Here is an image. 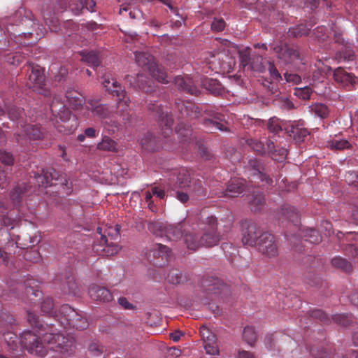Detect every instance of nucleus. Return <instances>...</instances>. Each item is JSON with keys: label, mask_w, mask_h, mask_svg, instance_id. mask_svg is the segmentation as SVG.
Listing matches in <instances>:
<instances>
[{"label": "nucleus", "mask_w": 358, "mask_h": 358, "mask_svg": "<svg viewBox=\"0 0 358 358\" xmlns=\"http://www.w3.org/2000/svg\"><path fill=\"white\" fill-rule=\"evenodd\" d=\"M3 338L9 350L13 352H17L20 348H24L29 353L41 357L48 353L40 336L31 331H24L20 337L8 331L3 334Z\"/></svg>", "instance_id": "f257e3e1"}, {"label": "nucleus", "mask_w": 358, "mask_h": 358, "mask_svg": "<svg viewBox=\"0 0 358 358\" xmlns=\"http://www.w3.org/2000/svg\"><path fill=\"white\" fill-rule=\"evenodd\" d=\"M270 47L282 64L296 70L299 69L296 62L304 64L303 57L298 45H289L287 43L280 41L276 43L271 44Z\"/></svg>", "instance_id": "f03ea898"}, {"label": "nucleus", "mask_w": 358, "mask_h": 358, "mask_svg": "<svg viewBox=\"0 0 358 358\" xmlns=\"http://www.w3.org/2000/svg\"><path fill=\"white\" fill-rule=\"evenodd\" d=\"M42 343L50 345L51 350L64 355H71L75 352V340L62 334L46 332L43 334Z\"/></svg>", "instance_id": "7ed1b4c3"}, {"label": "nucleus", "mask_w": 358, "mask_h": 358, "mask_svg": "<svg viewBox=\"0 0 358 358\" xmlns=\"http://www.w3.org/2000/svg\"><path fill=\"white\" fill-rule=\"evenodd\" d=\"M148 229L156 236L166 237L169 241H178L184 236L185 230L182 223L168 224L159 221L150 222Z\"/></svg>", "instance_id": "20e7f679"}, {"label": "nucleus", "mask_w": 358, "mask_h": 358, "mask_svg": "<svg viewBox=\"0 0 358 358\" xmlns=\"http://www.w3.org/2000/svg\"><path fill=\"white\" fill-rule=\"evenodd\" d=\"M50 109L52 115L62 121V124L58 125L59 131L71 133L77 128L78 122L76 116L73 115L62 103L58 101H52Z\"/></svg>", "instance_id": "39448f33"}, {"label": "nucleus", "mask_w": 358, "mask_h": 358, "mask_svg": "<svg viewBox=\"0 0 358 358\" xmlns=\"http://www.w3.org/2000/svg\"><path fill=\"white\" fill-rule=\"evenodd\" d=\"M34 178L39 187L57 186L59 185L63 189L67 185V180L61 176L55 169L41 170V173L34 175Z\"/></svg>", "instance_id": "423d86ee"}, {"label": "nucleus", "mask_w": 358, "mask_h": 358, "mask_svg": "<svg viewBox=\"0 0 358 358\" xmlns=\"http://www.w3.org/2000/svg\"><path fill=\"white\" fill-rule=\"evenodd\" d=\"M28 78L33 83L30 87L34 88L38 93L48 96L50 95L49 90L46 87L44 70L38 65H30L28 70Z\"/></svg>", "instance_id": "0eeeda50"}, {"label": "nucleus", "mask_w": 358, "mask_h": 358, "mask_svg": "<svg viewBox=\"0 0 358 358\" xmlns=\"http://www.w3.org/2000/svg\"><path fill=\"white\" fill-rule=\"evenodd\" d=\"M255 247L263 255L272 258L278 256V247L274 236L268 231L262 235Z\"/></svg>", "instance_id": "6e6552de"}, {"label": "nucleus", "mask_w": 358, "mask_h": 358, "mask_svg": "<svg viewBox=\"0 0 358 358\" xmlns=\"http://www.w3.org/2000/svg\"><path fill=\"white\" fill-rule=\"evenodd\" d=\"M243 238L242 241L244 245L255 246L260 239L264 231L256 223L249 221H245L242 223Z\"/></svg>", "instance_id": "1a4fd4ad"}, {"label": "nucleus", "mask_w": 358, "mask_h": 358, "mask_svg": "<svg viewBox=\"0 0 358 358\" xmlns=\"http://www.w3.org/2000/svg\"><path fill=\"white\" fill-rule=\"evenodd\" d=\"M175 110L178 112L179 118L189 120L198 118L202 111V108L194 103L183 101L180 99L175 100Z\"/></svg>", "instance_id": "9d476101"}, {"label": "nucleus", "mask_w": 358, "mask_h": 358, "mask_svg": "<svg viewBox=\"0 0 358 358\" xmlns=\"http://www.w3.org/2000/svg\"><path fill=\"white\" fill-rule=\"evenodd\" d=\"M171 250L161 243L155 245L146 254L148 260L156 266H163L170 257Z\"/></svg>", "instance_id": "9b49d317"}, {"label": "nucleus", "mask_w": 358, "mask_h": 358, "mask_svg": "<svg viewBox=\"0 0 358 358\" xmlns=\"http://www.w3.org/2000/svg\"><path fill=\"white\" fill-rule=\"evenodd\" d=\"M61 313L64 315L67 324L72 328L83 330L87 327L88 324L86 319L69 305H63L61 308Z\"/></svg>", "instance_id": "f8f14e48"}, {"label": "nucleus", "mask_w": 358, "mask_h": 358, "mask_svg": "<svg viewBox=\"0 0 358 358\" xmlns=\"http://www.w3.org/2000/svg\"><path fill=\"white\" fill-rule=\"evenodd\" d=\"M43 138V134L39 127L35 125L27 124L22 131L14 134L15 141L21 145H25L29 140H39Z\"/></svg>", "instance_id": "ddd939ff"}, {"label": "nucleus", "mask_w": 358, "mask_h": 358, "mask_svg": "<svg viewBox=\"0 0 358 358\" xmlns=\"http://www.w3.org/2000/svg\"><path fill=\"white\" fill-rule=\"evenodd\" d=\"M17 241L20 248H29L39 243L41 236L39 232L34 227H30L17 236Z\"/></svg>", "instance_id": "4468645a"}, {"label": "nucleus", "mask_w": 358, "mask_h": 358, "mask_svg": "<svg viewBox=\"0 0 358 358\" xmlns=\"http://www.w3.org/2000/svg\"><path fill=\"white\" fill-rule=\"evenodd\" d=\"M93 250L99 255L110 257L116 255L120 247L113 241L109 242L106 235L101 234L99 243L94 245Z\"/></svg>", "instance_id": "2eb2a0df"}, {"label": "nucleus", "mask_w": 358, "mask_h": 358, "mask_svg": "<svg viewBox=\"0 0 358 358\" xmlns=\"http://www.w3.org/2000/svg\"><path fill=\"white\" fill-rule=\"evenodd\" d=\"M202 125L208 133H215L217 131H229L228 123L223 118L222 115L213 117H205L202 120Z\"/></svg>", "instance_id": "dca6fc26"}, {"label": "nucleus", "mask_w": 358, "mask_h": 358, "mask_svg": "<svg viewBox=\"0 0 358 358\" xmlns=\"http://www.w3.org/2000/svg\"><path fill=\"white\" fill-rule=\"evenodd\" d=\"M30 190V186L26 182H18L10 190L9 196L13 208H19L22 204L24 198Z\"/></svg>", "instance_id": "f3484780"}, {"label": "nucleus", "mask_w": 358, "mask_h": 358, "mask_svg": "<svg viewBox=\"0 0 358 358\" xmlns=\"http://www.w3.org/2000/svg\"><path fill=\"white\" fill-rule=\"evenodd\" d=\"M174 84L178 90L191 95L199 96L200 91L194 85L192 78L178 76L174 79Z\"/></svg>", "instance_id": "a211bd4d"}, {"label": "nucleus", "mask_w": 358, "mask_h": 358, "mask_svg": "<svg viewBox=\"0 0 358 358\" xmlns=\"http://www.w3.org/2000/svg\"><path fill=\"white\" fill-rule=\"evenodd\" d=\"M89 294L92 299L106 303L113 300L111 292L106 289L97 285H92L90 287Z\"/></svg>", "instance_id": "6ab92c4d"}, {"label": "nucleus", "mask_w": 358, "mask_h": 358, "mask_svg": "<svg viewBox=\"0 0 358 358\" xmlns=\"http://www.w3.org/2000/svg\"><path fill=\"white\" fill-rule=\"evenodd\" d=\"M201 285L208 294L218 295L228 291L226 285L222 284L218 279L206 278L202 280Z\"/></svg>", "instance_id": "aec40b11"}, {"label": "nucleus", "mask_w": 358, "mask_h": 358, "mask_svg": "<svg viewBox=\"0 0 358 358\" xmlns=\"http://www.w3.org/2000/svg\"><path fill=\"white\" fill-rule=\"evenodd\" d=\"M247 169L252 171L254 176H257L262 181H265L266 184L272 185L273 180L266 173H264V168L261 162L255 158L249 159Z\"/></svg>", "instance_id": "412c9836"}, {"label": "nucleus", "mask_w": 358, "mask_h": 358, "mask_svg": "<svg viewBox=\"0 0 358 358\" xmlns=\"http://www.w3.org/2000/svg\"><path fill=\"white\" fill-rule=\"evenodd\" d=\"M31 13L30 12H27L24 10H19L15 14V17H21L19 24L24 27V29L22 31V34L24 35H31L32 34L31 31L37 25L34 20L31 18Z\"/></svg>", "instance_id": "4be33fe9"}, {"label": "nucleus", "mask_w": 358, "mask_h": 358, "mask_svg": "<svg viewBox=\"0 0 358 358\" xmlns=\"http://www.w3.org/2000/svg\"><path fill=\"white\" fill-rule=\"evenodd\" d=\"M244 191V185L242 181L239 180H231L227 189L223 191L220 190L217 194L218 197H236Z\"/></svg>", "instance_id": "5701e85b"}, {"label": "nucleus", "mask_w": 358, "mask_h": 358, "mask_svg": "<svg viewBox=\"0 0 358 358\" xmlns=\"http://www.w3.org/2000/svg\"><path fill=\"white\" fill-rule=\"evenodd\" d=\"M278 217L279 220H287L292 222L296 223L299 220V213L294 207L288 204L282 205L278 211Z\"/></svg>", "instance_id": "b1692460"}, {"label": "nucleus", "mask_w": 358, "mask_h": 358, "mask_svg": "<svg viewBox=\"0 0 358 358\" xmlns=\"http://www.w3.org/2000/svg\"><path fill=\"white\" fill-rule=\"evenodd\" d=\"M113 89L109 91L113 96L117 97L119 106L122 107V110L127 108L130 103V99L127 96L126 91L122 88L121 85L117 82L113 81L112 83Z\"/></svg>", "instance_id": "393cba45"}, {"label": "nucleus", "mask_w": 358, "mask_h": 358, "mask_svg": "<svg viewBox=\"0 0 358 358\" xmlns=\"http://www.w3.org/2000/svg\"><path fill=\"white\" fill-rule=\"evenodd\" d=\"M201 85L203 88L214 96H222L225 93L224 87L216 79L204 78L201 80Z\"/></svg>", "instance_id": "a878e982"}, {"label": "nucleus", "mask_w": 358, "mask_h": 358, "mask_svg": "<svg viewBox=\"0 0 358 358\" xmlns=\"http://www.w3.org/2000/svg\"><path fill=\"white\" fill-rule=\"evenodd\" d=\"M248 199L249 207L252 212H260L265 206L264 196L259 191H254L248 196Z\"/></svg>", "instance_id": "bb28decb"}, {"label": "nucleus", "mask_w": 358, "mask_h": 358, "mask_svg": "<svg viewBox=\"0 0 358 358\" xmlns=\"http://www.w3.org/2000/svg\"><path fill=\"white\" fill-rule=\"evenodd\" d=\"M220 236L217 233L216 230L205 229L204 233L201 236V241L203 247H213L220 242Z\"/></svg>", "instance_id": "cd10ccee"}, {"label": "nucleus", "mask_w": 358, "mask_h": 358, "mask_svg": "<svg viewBox=\"0 0 358 358\" xmlns=\"http://www.w3.org/2000/svg\"><path fill=\"white\" fill-rule=\"evenodd\" d=\"M287 133L292 137L296 143H301L304 141L305 137L309 135L308 131L300 127L299 124H292L287 128Z\"/></svg>", "instance_id": "c85d7f7f"}, {"label": "nucleus", "mask_w": 358, "mask_h": 358, "mask_svg": "<svg viewBox=\"0 0 358 358\" xmlns=\"http://www.w3.org/2000/svg\"><path fill=\"white\" fill-rule=\"evenodd\" d=\"M135 60L138 66L148 70H151L155 65L154 57L148 52H136L135 54Z\"/></svg>", "instance_id": "c756f323"}, {"label": "nucleus", "mask_w": 358, "mask_h": 358, "mask_svg": "<svg viewBox=\"0 0 358 358\" xmlns=\"http://www.w3.org/2000/svg\"><path fill=\"white\" fill-rule=\"evenodd\" d=\"M66 97L69 105L75 110L80 108L85 103L84 96L74 90H68L66 92Z\"/></svg>", "instance_id": "7c9ffc66"}, {"label": "nucleus", "mask_w": 358, "mask_h": 358, "mask_svg": "<svg viewBox=\"0 0 358 358\" xmlns=\"http://www.w3.org/2000/svg\"><path fill=\"white\" fill-rule=\"evenodd\" d=\"M183 241L187 248L192 251H196L202 246L201 236L192 232H185L183 236Z\"/></svg>", "instance_id": "2f4dec72"}, {"label": "nucleus", "mask_w": 358, "mask_h": 358, "mask_svg": "<svg viewBox=\"0 0 358 358\" xmlns=\"http://www.w3.org/2000/svg\"><path fill=\"white\" fill-rule=\"evenodd\" d=\"M332 266L345 273L350 274L353 271V266L351 262L341 257H336L331 259Z\"/></svg>", "instance_id": "473e14b6"}, {"label": "nucleus", "mask_w": 358, "mask_h": 358, "mask_svg": "<svg viewBox=\"0 0 358 358\" xmlns=\"http://www.w3.org/2000/svg\"><path fill=\"white\" fill-rule=\"evenodd\" d=\"M142 148L148 151L154 152L157 148V140L152 134L147 132L140 140Z\"/></svg>", "instance_id": "72a5a7b5"}, {"label": "nucleus", "mask_w": 358, "mask_h": 358, "mask_svg": "<svg viewBox=\"0 0 358 358\" xmlns=\"http://www.w3.org/2000/svg\"><path fill=\"white\" fill-rule=\"evenodd\" d=\"M334 78L337 83L347 85L355 83L354 78L351 73H347L343 68L339 67L334 71Z\"/></svg>", "instance_id": "f704fd0d"}, {"label": "nucleus", "mask_w": 358, "mask_h": 358, "mask_svg": "<svg viewBox=\"0 0 358 358\" xmlns=\"http://www.w3.org/2000/svg\"><path fill=\"white\" fill-rule=\"evenodd\" d=\"M153 82L142 74H138L136 78V88L145 93L154 92Z\"/></svg>", "instance_id": "c9c22d12"}, {"label": "nucleus", "mask_w": 358, "mask_h": 358, "mask_svg": "<svg viewBox=\"0 0 358 358\" xmlns=\"http://www.w3.org/2000/svg\"><path fill=\"white\" fill-rule=\"evenodd\" d=\"M89 106L87 107L89 110H91L94 115L98 116L100 118H106L110 114V111L108 107L103 104H95L93 101L88 102Z\"/></svg>", "instance_id": "e433bc0d"}, {"label": "nucleus", "mask_w": 358, "mask_h": 358, "mask_svg": "<svg viewBox=\"0 0 358 358\" xmlns=\"http://www.w3.org/2000/svg\"><path fill=\"white\" fill-rule=\"evenodd\" d=\"M166 279L169 282L173 285H179L189 280V275L182 274L177 269H172L167 275Z\"/></svg>", "instance_id": "4c0bfd02"}, {"label": "nucleus", "mask_w": 358, "mask_h": 358, "mask_svg": "<svg viewBox=\"0 0 358 358\" xmlns=\"http://www.w3.org/2000/svg\"><path fill=\"white\" fill-rule=\"evenodd\" d=\"M300 236L310 243L317 244L322 241V236L314 228H306L303 229Z\"/></svg>", "instance_id": "58836bf2"}, {"label": "nucleus", "mask_w": 358, "mask_h": 358, "mask_svg": "<svg viewBox=\"0 0 358 358\" xmlns=\"http://www.w3.org/2000/svg\"><path fill=\"white\" fill-rule=\"evenodd\" d=\"M80 55L82 56V61L91 64L94 67L99 66L101 63L99 54L94 51H82Z\"/></svg>", "instance_id": "ea45409f"}, {"label": "nucleus", "mask_w": 358, "mask_h": 358, "mask_svg": "<svg viewBox=\"0 0 358 358\" xmlns=\"http://www.w3.org/2000/svg\"><path fill=\"white\" fill-rule=\"evenodd\" d=\"M192 178L190 177V173L189 171L186 170H182L180 171L177 176V180L175 183V187L176 188H186L189 187V185H190L192 182Z\"/></svg>", "instance_id": "a19ab883"}, {"label": "nucleus", "mask_w": 358, "mask_h": 358, "mask_svg": "<svg viewBox=\"0 0 358 358\" xmlns=\"http://www.w3.org/2000/svg\"><path fill=\"white\" fill-rule=\"evenodd\" d=\"M117 143L108 136H105L102 141L98 143L97 148L100 150L108 152L117 151Z\"/></svg>", "instance_id": "79ce46f5"}, {"label": "nucleus", "mask_w": 358, "mask_h": 358, "mask_svg": "<svg viewBox=\"0 0 358 358\" xmlns=\"http://www.w3.org/2000/svg\"><path fill=\"white\" fill-rule=\"evenodd\" d=\"M310 31V29L308 28L306 25L301 24L289 29L287 35L289 37L297 38L303 36L308 35Z\"/></svg>", "instance_id": "37998d69"}, {"label": "nucleus", "mask_w": 358, "mask_h": 358, "mask_svg": "<svg viewBox=\"0 0 358 358\" xmlns=\"http://www.w3.org/2000/svg\"><path fill=\"white\" fill-rule=\"evenodd\" d=\"M266 61L262 58V57L259 55H254L251 57V61L250 62V69L256 72H264L266 69L265 64Z\"/></svg>", "instance_id": "c03bdc74"}, {"label": "nucleus", "mask_w": 358, "mask_h": 358, "mask_svg": "<svg viewBox=\"0 0 358 358\" xmlns=\"http://www.w3.org/2000/svg\"><path fill=\"white\" fill-rule=\"evenodd\" d=\"M87 350L92 358H99L103 355L105 348L98 341H92L88 345Z\"/></svg>", "instance_id": "a18cd8bd"}, {"label": "nucleus", "mask_w": 358, "mask_h": 358, "mask_svg": "<svg viewBox=\"0 0 358 358\" xmlns=\"http://www.w3.org/2000/svg\"><path fill=\"white\" fill-rule=\"evenodd\" d=\"M36 282L31 278H28L24 282V285H20L23 288H24L25 294L27 297H31L32 295L35 296H38L40 294V292L36 288Z\"/></svg>", "instance_id": "49530a36"}, {"label": "nucleus", "mask_w": 358, "mask_h": 358, "mask_svg": "<svg viewBox=\"0 0 358 358\" xmlns=\"http://www.w3.org/2000/svg\"><path fill=\"white\" fill-rule=\"evenodd\" d=\"M336 58L337 59H343L346 61H352L355 58V53L350 49V45L348 44L342 46L341 48L336 52Z\"/></svg>", "instance_id": "de8ad7c7"}, {"label": "nucleus", "mask_w": 358, "mask_h": 358, "mask_svg": "<svg viewBox=\"0 0 358 358\" xmlns=\"http://www.w3.org/2000/svg\"><path fill=\"white\" fill-rule=\"evenodd\" d=\"M27 321L31 327L37 329L38 331H45L47 328V325L45 326L39 317L33 312L27 311Z\"/></svg>", "instance_id": "09e8293b"}, {"label": "nucleus", "mask_w": 358, "mask_h": 358, "mask_svg": "<svg viewBox=\"0 0 358 358\" xmlns=\"http://www.w3.org/2000/svg\"><path fill=\"white\" fill-rule=\"evenodd\" d=\"M6 112L12 120H17L22 118L24 115V109L17 108L13 105L6 106L5 108V113Z\"/></svg>", "instance_id": "8fccbe9b"}, {"label": "nucleus", "mask_w": 358, "mask_h": 358, "mask_svg": "<svg viewBox=\"0 0 358 358\" xmlns=\"http://www.w3.org/2000/svg\"><path fill=\"white\" fill-rule=\"evenodd\" d=\"M188 189L189 192L194 193L197 196L205 195L203 182L199 179H192Z\"/></svg>", "instance_id": "3c124183"}, {"label": "nucleus", "mask_w": 358, "mask_h": 358, "mask_svg": "<svg viewBox=\"0 0 358 358\" xmlns=\"http://www.w3.org/2000/svg\"><path fill=\"white\" fill-rule=\"evenodd\" d=\"M243 340L250 345L253 346L257 341V334L252 327H245L243 332Z\"/></svg>", "instance_id": "603ef678"}, {"label": "nucleus", "mask_w": 358, "mask_h": 358, "mask_svg": "<svg viewBox=\"0 0 358 358\" xmlns=\"http://www.w3.org/2000/svg\"><path fill=\"white\" fill-rule=\"evenodd\" d=\"M62 289L64 292L69 294H76L78 289L75 279L73 276H67L64 281L62 282Z\"/></svg>", "instance_id": "864d4df0"}, {"label": "nucleus", "mask_w": 358, "mask_h": 358, "mask_svg": "<svg viewBox=\"0 0 358 358\" xmlns=\"http://www.w3.org/2000/svg\"><path fill=\"white\" fill-rule=\"evenodd\" d=\"M333 320L343 327H348L353 322V317L351 314H336L332 316Z\"/></svg>", "instance_id": "5fc2aeb1"}, {"label": "nucleus", "mask_w": 358, "mask_h": 358, "mask_svg": "<svg viewBox=\"0 0 358 358\" xmlns=\"http://www.w3.org/2000/svg\"><path fill=\"white\" fill-rule=\"evenodd\" d=\"M310 110L313 113L321 118L327 117L329 113L328 107L323 103H314L311 105Z\"/></svg>", "instance_id": "6e6d98bb"}, {"label": "nucleus", "mask_w": 358, "mask_h": 358, "mask_svg": "<svg viewBox=\"0 0 358 358\" xmlns=\"http://www.w3.org/2000/svg\"><path fill=\"white\" fill-rule=\"evenodd\" d=\"M161 126H164L170 131L171 128L173 124V118L171 113L164 111L162 115H159L156 117Z\"/></svg>", "instance_id": "4d7b16f0"}, {"label": "nucleus", "mask_w": 358, "mask_h": 358, "mask_svg": "<svg viewBox=\"0 0 358 358\" xmlns=\"http://www.w3.org/2000/svg\"><path fill=\"white\" fill-rule=\"evenodd\" d=\"M41 311L48 315H53L56 311L53 301L51 298H46L43 301L41 305Z\"/></svg>", "instance_id": "13d9d810"}, {"label": "nucleus", "mask_w": 358, "mask_h": 358, "mask_svg": "<svg viewBox=\"0 0 358 358\" xmlns=\"http://www.w3.org/2000/svg\"><path fill=\"white\" fill-rule=\"evenodd\" d=\"M305 280L307 284L311 287H320L322 286V279L313 273H308L305 276Z\"/></svg>", "instance_id": "bf43d9fd"}, {"label": "nucleus", "mask_w": 358, "mask_h": 358, "mask_svg": "<svg viewBox=\"0 0 358 358\" xmlns=\"http://www.w3.org/2000/svg\"><path fill=\"white\" fill-rule=\"evenodd\" d=\"M248 145L258 155H265V145L258 140L250 139L247 141Z\"/></svg>", "instance_id": "052dcab7"}, {"label": "nucleus", "mask_w": 358, "mask_h": 358, "mask_svg": "<svg viewBox=\"0 0 358 358\" xmlns=\"http://www.w3.org/2000/svg\"><path fill=\"white\" fill-rule=\"evenodd\" d=\"M20 248V245L18 243V241H9L3 248H1L3 252L6 253L7 255H10L11 257H14L15 255L16 254V251L17 248Z\"/></svg>", "instance_id": "680f3d73"}, {"label": "nucleus", "mask_w": 358, "mask_h": 358, "mask_svg": "<svg viewBox=\"0 0 358 358\" xmlns=\"http://www.w3.org/2000/svg\"><path fill=\"white\" fill-rule=\"evenodd\" d=\"M201 336L204 341V343L210 342L215 343V335L211 332L207 327L203 326L200 329Z\"/></svg>", "instance_id": "e2e57ef3"}, {"label": "nucleus", "mask_w": 358, "mask_h": 358, "mask_svg": "<svg viewBox=\"0 0 358 358\" xmlns=\"http://www.w3.org/2000/svg\"><path fill=\"white\" fill-rule=\"evenodd\" d=\"M312 94V90L310 87H304L301 88H295L294 94L303 100H308L310 99V94Z\"/></svg>", "instance_id": "0e129e2a"}, {"label": "nucleus", "mask_w": 358, "mask_h": 358, "mask_svg": "<svg viewBox=\"0 0 358 358\" xmlns=\"http://www.w3.org/2000/svg\"><path fill=\"white\" fill-rule=\"evenodd\" d=\"M198 152L200 157L204 160H211L214 157L210 150L203 144L199 145Z\"/></svg>", "instance_id": "69168bd1"}, {"label": "nucleus", "mask_w": 358, "mask_h": 358, "mask_svg": "<svg viewBox=\"0 0 358 358\" xmlns=\"http://www.w3.org/2000/svg\"><path fill=\"white\" fill-rule=\"evenodd\" d=\"M263 86L267 90L270 94L273 95L274 98H277L280 96V92L276 85L272 83L268 80H265L263 83Z\"/></svg>", "instance_id": "338daca9"}, {"label": "nucleus", "mask_w": 358, "mask_h": 358, "mask_svg": "<svg viewBox=\"0 0 358 358\" xmlns=\"http://www.w3.org/2000/svg\"><path fill=\"white\" fill-rule=\"evenodd\" d=\"M120 227L119 225H116L115 228L109 227L105 231L107 236L110 238V241H117L120 238Z\"/></svg>", "instance_id": "774afa93"}]
</instances>
